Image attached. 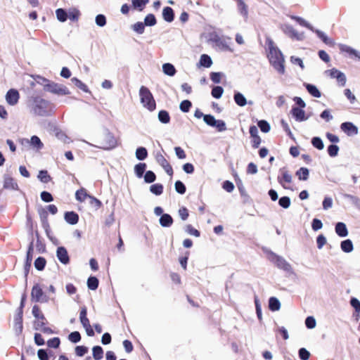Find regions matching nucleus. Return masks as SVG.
<instances>
[{"instance_id": "9d476101", "label": "nucleus", "mask_w": 360, "mask_h": 360, "mask_svg": "<svg viewBox=\"0 0 360 360\" xmlns=\"http://www.w3.org/2000/svg\"><path fill=\"white\" fill-rule=\"evenodd\" d=\"M292 117L297 122H304L309 119V116L305 111L298 107H293L291 110Z\"/></svg>"}, {"instance_id": "9b49d317", "label": "nucleus", "mask_w": 360, "mask_h": 360, "mask_svg": "<svg viewBox=\"0 0 360 360\" xmlns=\"http://www.w3.org/2000/svg\"><path fill=\"white\" fill-rule=\"evenodd\" d=\"M340 129L348 136H354L358 134V128L352 122H344L340 125Z\"/></svg>"}, {"instance_id": "393cba45", "label": "nucleus", "mask_w": 360, "mask_h": 360, "mask_svg": "<svg viewBox=\"0 0 360 360\" xmlns=\"http://www.w3.org/2000/svg\"><path fill=\"white\" fill-rule=\"evenodd\" d=\"M56 15L57 20L60 22H64L68 20V11L63 8L56 9Z\"/></svg>"}, {"instance_id": "e2e57ef3", "label": "nucleus", "mask_w": 360, "mask_h": 360, "mask_svg": "<svg viewBox=\"0 0 360 360\" xmlns=\"http://www.w3.org/2000/svg\"><path fill=\"white\" fill-rule=\"evenodd\" d=\"M68 338L71 342L76 343L80 340L81 336L79 332L75 331L69 335Z\"/></svg>"}, {"instance_id": "ddd939ff", "label": "nucleus", "mask_w": 360, "mask_h": 360, "mask_svg": "<svg viewBox=\"0 0 360 360\" xmlns=\"http://www.w3.org/2000/svg\"><path fill=\"white\" fill-rule=\"evenodd\" d=\"M13 328L16 333L19 334L22 330V309H19V311L14 318Z\"/></svg>"}, {"instance_id": "774afa93", "label": "nucleus", "mask_w": 360, "mask_h": 360, "mask_svg": "<svg viewBox=\"0 0 360 360\" xmlns=\"http://www.w3.org/2000/svg\"><path fill=\"white\" fill-rule=\"evenodd\" d=\"M299 356L302 360H308L310 353L305 348H301L299 350Z\"/></svg>"}, {"instance_id": "aec40b11", "label": "nucleus", "mask_w": 360, "mask_h": 360, "mask_svg": "<svg viewBox=\"0 0 360 360\" xmlns=\"http://www.w3.org/2000/svg\"><path fill=\"white\" fill-rule=\"evenodd\" d=\"M159 221L162 227H169L173 223V219L169 214H164L160 217Z\"/></svg>"}, {"instance_id": "79ce46f5", "label": "nucleus", "mask_w": 360, "mask_h": 360, "mask_svg": "<svg viewBox=\"0 0 360 360\" xmlns=\"http://www.w3.org/2000/svg\"><path fill=\"white\" fill-rule=\"evenodd\" d=\"M150 191L153 193H154V194H155L157 195H159L163 191V186H162V184H153L150 187Z\"/></svg>"}, {"instance_id": "a878e982", "label": "nucleus", "mask_w": 360, "mask_h": 360, "mask_svg": "<svg viewBox=\"0 0 360 360\" xmlns=\"http://www.w3.org/2000/svg\"><path fill=\"white\" fill-rule=\"evenodd\" d=\"M296 175L300 180L307 181L309 176V171L306 167H301L297 171Z\"/></svg>"}, {"instance_id": "680f3d73", "label": "nucleus", "mask_w": 360, "mask_h": 360, "mask_svg": "<svg viewBox=\"0 0 360 360\" xmlns=\"http://www.w3.org/2000/svg\"><path fill=\"white\" fill-rule=\"evenodd\" d=\"M290 62L294 65H299L302 70L304 69V65L302 61V60L300 58L295 57V56H291L290 57Z\"/></svg>"}, {"instance_id": "4c0bfd02", "label": "nucleus", "mask_w": 360, "mask_h": 360, "mask_svg": "<svg viewBox=\"0 0 360 360\" xmlns=\"http://www.w3.org/2000/svg\"><path fill=\"white\" fill-rule=\"evenodd\" d=\"M89 196L84 188L78 190L75 193L76 199L80 202H84L86 198H89Z\"/></svg>"}, {"instance_id": "0eeeda50", "label": "nucleus", "mask_w": 360, "mask_h": 360, "mask_svg": "<svg viewBox=\"0 0 360 360\" xmlns=\"http://www.w3.org/2000/svg\"><path fill=\"white\" fill-rule=\"evenodd\" d=\"M31 296L32 299L36 302H46L48 301V299L46 296L44 295L41 288L37 285L32 288Z\"/></svg>"}, {"instance_id": "bb28decb", "label": "nucleus", "mask_w": 360, "mask_h": 360, "mask_svg": "<svg viewBox=\"0 0 360 360\" xmlns=\"http://www.w3.org/2000/svg\"><path fill=\"white\" fill-rule=\"evenodd\" d=\"M30 145L37 150H40L44 146L43 143L41 141L40 139L37 136H32L30 139Z\"/></svg>"}, {"instance_id": "13d9d810", "label": "nucleus", "mask_w": 360, "mask_h": 360, "mask_svg": "<svg viewBox=\"0 0 360 360\" xmlns=\"http://www.w3.org/2000/svg\"><path fill=\"white\" fill-rule=\"evenodd\" d=\"M132 28L134 31L137 32L138 34H143L144 32L145 27L143 22H138L133 25Z\"/></svg>"}, {"instance_id": "4d7b16f0", "label": "nucleus", "mask_w": 360, "mask_h": 360, "mask_svg": "<svg viewBox=\"0 0 360 360\" xmlns=\"http://www.w3.org/2000/svg\"><path fill=\"white\" fill-rule=\"evenodd\" d=\"M185 231L190 235L194 236L195 237L200 236V232L190 224L186 226Z\"/></svg>"}, {"instance_id": "f8f14e48", "label": "nucleus", "mask_w": 360, "mask_h": 360, "mask_svg": "<svg viewBox=\"0 0 360 360\" xmlns=\"http://www.w3.org/2000/svg\"><path fill=\"white\" fill-rule=\"evenodd\" d=\"M156 160L160 165L162 167L164 170L169 175H172L173 173L172 168L162 154H157Z\"/></svg>"}, {"instance_id": "b1692460", "label": "nucleus", "mask_w": 360, "mask_h": 360, "mask_svg": "<svg viewBox=\"0 0 360 360\" xmlns=\"http://www.w3.org/2000/svg\"><path fill=\"white\" fill-rule=\"evenodd\" d=\"M162 16L165 21L172 22L174 20V12L170 7H165L162 11Z\"/></svg>"}, {"instance_id": "423d86ee", "label": "nucleus", "mask_w": 360, "mask_h": 360, "mask_svg": "<svg viewBox=\"0 0 360 360\" xmlns=\"http://www.w3.org/2000/svg\"><path fill=\"white\" fill-rule=\"evenodd\" d=\"M46 89L51 93L58 95H68L70 94V91L65 86L54 82L47 84Z\"/></svg>"}, {"instance_id": "72a5a7b5", "label": "nucleus", "mask_w": 360, "mask_h": 360, "mask_svg": "<svg viewBox=\"0 0 360 360\" xmlns=\"http://www.w3.org/2000/svg\"><path fill=\"white\" fill-rule=\"evenodd\" d=\"M147 150L143 147H139L136 150V158L139 160H145L147 158Z\"/></svg>"}, {"instance_id": "6e6d98bb", "label": "nucleus", "mask_w": 360, "mask_h": 360, "mask_svg": "<svg viewBox=\"0 0 360 360\" xmlns=\"http://www.w3.org/2000/svg\"><path fill=\"white\" fill-rule=\"evenodd\" d=\"M278 203L283 208H288L290 205V199L288 197H282L279 199Z\"/></svg>"}, {"instance_id": "6e6552de", "label": "nucleus", "mask_w": 360, "mask_h": 360, "mask_svg": "<svg viewBox=\"0 0 360 360\" xmlns=\"http://www.w3.org/2000/svg\"><path fill=\"white\" fill-rule=\"evenodd\" d=\"M280 173L281 176L278 177V181L284 188H286L285 184L292 182V176L285 168L281 169Z\"/></svg>"}, {"instance_id": "864d4df0", "label": "nucleus", "mask_w": 360, "mask_h": 360, "mask_svg": "<svg viewBox=\"0 0 360 360\" xmlns=\"http://www.w3.org/2000/svg\"><path fill=\"white\" fill-rule=\"evenodd\" d=\"M327 240L326 238L321 234L319 235L316 238V243H317V248L318 249L321 250L323 248V247L326 244Z\"/></svg>"}, {"instance_id": "412c9836", "label": "nucleus", "mask_w": 360, "mask_h": 360, "mask_svg": "<svg viewBox=\"0 0 360 360\" xmlns=\"http://www.w3.org/2000/svg\"><path fill=\"white\" fill-rule=\"evenodd\" d=\"M212 58L207 54H202L200 56L199 60V65L205 68H210L212 65Z\"/></svg>"}, {"instance_id": "052dcab7", "label": "nucleus", "mask_w": 360, "mask_h": 360, "mask_svg": "<svg viewBox=\"0 0 360 360\" xmlns=\"http://www.w3.org/2000/svg\"><path fill=\"white\" fill-rule=\"evenodd\" d=\"M339 147L336 145H330L328 148V153L330 156L335 157L338 155Z\"/></svg>"}, {"instance_id": "6ab92c4d", "label": "nucleus", "mask_w": 360, "mask_h": 360, "mask_svg": "<svg viewBox=\"0 0 360 360\" xmlns=\"http://www.w3.org/2000/svg\"><path fill=\"white\" fill-rule=\"evenodd\" d=\"M65 220L70 224H76L79 220V216L74 212H68L65 214Z\"/></svg>"}, {"instance_id": "c756f323", "label": "nucleus", "mask_w": 360, "mask_h": 360, "mask_svg": "<svg viewBox=\"0 0 360 360\" xmlns=\"http://www.w3.org/2000/svg\"><path fill=\"white\" fill-rule=\"evenodd\" d=\"M234 101L238 105L241 107L245 106L247 104V100L245 97L239 92L235 94Z\"/></svg>"}, {"instance_id": "49530a36", "label": "nucleus", "mask_w": 360, "mask_h": 360, "mask_svg": "<svg viewBox=\"0 0 360 360\" xmlns=\"http://www.w3.org/2000/svg\"><path fill=\"white\" fill-rule=\"evenodd\" d=\"M46 264V260L43 257H38L34 262V266L37 270H42Z\"/></svg>"}, {"instance_id": "5fc2aeb1", "label": "nucleus", "mask_w": 360, "mask_h": 360, "mask_svg": "<svg viewBox=\"0 0 360 360\" xmlns=\"http://www.w3.org/2000/svg\"><path fill=\"white\" fill-rule=\"evenodd\" d=\"M191 101H189L188 100L183 101L180 103V105H179V108H180L181 110L184 112H188L190 108H191Z\"/></svg>"}, {"instance_id": "2eb2a0df", "label": "nucleus", "mask_w": 360, "mask_h": 360, "mask_svg": "<svg viewBox=\"0 0 360 360\" xmlns=\"http://www.w3.org/2000/svg\"><path fill=\"white\" fill-rule=\"evenodd\" d=\"M335 233L340 237L344 238L348 236V230L347 226L343 222H338L335 227Z\"/></svg>"}, {"instance_id": "de8ad7c7", "label": "nucleus", "mask_w": 360, "mask_h": 360, "mask_svg": "<svg viewBox=\"0 0 360 360\" xmlns=\"http://www.w3.org/2000/svg\"><path fill=\"white\" fill-rule=\"evenodd\" d=\"M258 127L260 128L261 131L264 133L269 132L271 129L269 124L265 120L259 121Z\"/></svg>"}, {"instance_id": "f704fd0d", "label": "nucleus", "mask_w": 360, "mask_h": 360, "mask_svg": "<svg viewBox=\"0 0 360 360\" xmlns=\"http://www.w3.org/2000/svg\"><path fill=\"white\" fill-rule=\"evenodd\" d=\"M158 120L160 122L164 124H167L169 122L170 117L169 113L165 110H160L158 113Z\"/></svg>"}, {"instance_id": "c9c22d12", "label": "nucleus", "mask_w": 360, "mask_h": 360, "mask_svg": "<svg viewBox=\"0 0 360 360\" xmlns=\"http://www.w3.org/2000/svg\"><path fill=\"white\" fill-rule=\"evenodd\" d=\"M146 165L145 163H139L135 165L134 171H135L136 176L139 178H141L143 176V174L146 170Z\"/></svg>"}, {"instance_id": "58836bf2", "label": "nucleus", "mask_w": 360, "mask_h": 360, "mask_svg": "<svg viewBox=\"0 0 360 360\" xmlns=\"http://www.w3.org/2000/svg\"><path fill=\"white\" fill-rule=\"evenodd\" d=\"M148 2V0H131L134 8L139 11H142Z\"/></svg>"}, {"instance_id": "c03bdc74", "label": "nucleus", "mask_w": 360, "mask_h": 360, "mask_svg": "<svg viewBox=\"0 0 360 360\" xmlns=\"http://www.w3.org/2000/svg\"><path fill=\"white\" fill-rule=\"evenodd\" d=\"M224 89L221 86H214L212 90V96L216 98H220L223 94Z\"/></svg>"}, {"instance_id": "c85d7f7f", "label": "nucleus", "mask_w": 360, "mask_h": 360, "mask_svg": "<svg viewBox=\"0 0 360 360\" xmlns=\"http://www.w3.org/2000/svg\"><path fill=\"white\" fill-rule=\"evenodd\" d=\"M92 354L95 360H101L103 356V350L100 346H94L92 348Z\"/></svg>"}, {"instance_id": "0e129e2a", "label": "nucleus", "mask_w": 360, "mask_h": 360, "mask_svg": "<svg viewBox=\"0 0 360 360\" xmlns=\"http://www.w3.org/2000/svg\"><path fill=\"white\" fill-rule=\"evenodd\" d=\"M38 178L44 183H47L50 180V176L48 175L46 171H40L38 174Z\"/></svg>"}, {"instance_id": "603ef678", "label": "nucleus", "mask_w": 360, "mask_h": 360, "mask_svg": "<svg viewBox=\"0 0 360 360\" xmlns=\"http://www.w3.org/2000/svg\"><path fill=\"white\" fill-rule=\"evenodd\" d=\"M305 325L309 329H313L316 326V319L313 316H308L305 320Z\"/></svg>"}, {"instance_id": "7c9ffc66", "label": "nucleus", "mask_w": 360, "mask_h": 360, "mask_svg": "<svg viewBox=\"0 0 360 360\" xmlns=\"http://www.w3.org/2000/svg\"><path fill=\"white\" fill-rule=\"evenodd\" d=\"M350 304L354 309L356 320H358L360 314V301L357 298L353 297L350 300Z\"/></svg>"}, {"instance_id": "5701e85b", "label": "nucleus", "mask_w": 360, "mask_h": 360, "mask_svg": "<svg viewBox=\"0 0 360 360\" xmlns=\"http://www.w3.org/2000/svg\"><path fill=\"white\" fill-rule=\"evenodd\" d=\"M80 15V11L76 8H70L68 10V18L72 21H77Z\"/></svg>"}, {"instance_id": "f257e3e1", "label": "nucleus", "mask_w": 360, "mask_h": 360, "mask_svg": "<svg viewBox=\"0 0 360 360\" xmlns=\"http://www.w3.org/2000/svg\"><path fill=\"white\" fill-rule=\"evenodd\" d=\"M268 58L270 63L280 74H284V57L280 49L274 44L271 39H267Z\"/></svg>"}, {"instance_id": "69168bd1", "label": "nucleus", "mask_w": 360, "mask_h": 360, "mask_svg": "<svg viewBox=\"0 0 360 360\" xmlns=\"http://www.w3.org/2000/svg\"><path fill=\"white\" fill-rule=\"evenodd\" d=\"M144 180L146 183L153 182L155 180V174L151 171H148L144 176Z\"/></svg>"}, {"instance_id": "ea45409f", "label": "nucleus", "mask_w": 360, "mask_h": 360, "mask_svg": "<svg viewBox=\"0 0 360 360\" xmlns=\"http://www.w3.org/2000/svg\"><path fill=\"white\" fill-rule=\"evenodd\" d=\"M87 285L90 290H95L98 285V280L94 276L89 277L87 281Z\"/></svg>"}, {"instance_id": "dca6fc26", "label": "nucleus", "mask_w": 360, "mask_h": 360, "mask_svg": "<svg viewBox=\"0 0 360 360\" xmlns=\"http://www.w3.org/2000/svg\"><path fill=\"white\" fill-rule=\"evenodd\" d=\"M57 257L63 264H68L69 262V257L66 249L63 247H59L56 252Z\"/></svg>"}, {"instance_id": "4be33fe9", "label": "nucleus", "mask_w": 360, "mask_h": 360, "mask_svg": "<svg viewBox=\"0 0 360 360\" xmlns=\"http://www.w3.org/2000/svg\"><path fill=\"white\" fill-rule=\"evenodd\" d=\"M162 71L165 75L170 77L174 76L176 72L174 66L169 63L162 65Z\"/></svg>"}, {"instance_id": "8fccbe9b", "label": "nucleus", "mask_w": 360, "mask_h": 360, "mask_svg": "<svg viewBox=\"0 0 360 360\" xmlns=\"http://www.w3.org/2000/svg\"><path fill=\"white\" fill-rule=\"evenodd\" d=\"M312 145L319 150H322L324 148L322 140L319 137H314L311 140Z\"/></svg>"}, {"instance_id": "bf43d9fd", "label": "nucleus", "mask_w": 360, "mask_h": 360, "mask_svg": "<svg viewBox=\"0 0 360 360\" xmlns=\"http://www.w3.org/2000/svg\"><path fill=\"white\" fill-rule=\"evenodd\" d=\"M175 190L177 193L184 194L186 192V187L181 181H177L175 183Z\"/></svg>"}, {"instance_id": "e433bc0d", "label": "nucleus", "mask_w": 360, "mask_h": 360, "mask_svg": "<svg viewBox=\"0 0 360 360\" xmlns=\"http://www.w3.org/2000/svg\"><path fill=\"white\" fill-rule=\"evenodd\" d=\"M71 82L79 89L84 91V92H89V89L85 84L76 77L71 79Z\"/></svg>"}, {"instance_id": "37998d69", "label": "nucleus", "mask_w": 360, "mask_h": 360, "mask_svg": "<svg viewBox=\"0 0 360 360\" xmlns=\"http://www.w3.org/2000/svg\"><path fill=\"white\" fill-rule=\"evenodd\" d=\"M96 24L99 27H104L106 25V18L103 14H98L95 18Z\"/></svg>"}, {"instance_id": "1a4fd4ad", "label": "nucleus", "mask_w": 360, "mask_h": 360, "mask_svg": "<svg viewBox=\"0 0 360 360\" xmlns=\"http://www.w3.org/2000/svg\"><path fill=\"white\" fill-rule=\"evenodd\" d=\"M20 95L16 89H11L8 90L6 94V101L8 104L15 105L18 103Z\"/></svg>"}, {"instance_id": "473e14b6", "label": "nucleus", "mask_w": 360, "mask_h": 360, "mask_svg": "<svg viewBox=\"0 0 360 360\" xmlns=\"http://www.w3.org/2000/svg\"><path fill=\"white\" fill-rule=\"evenodd\" d=\"M312 31H314L317 34L318 37L319 38H321L323 40V41L324 43H326V44H329V45L334 44V41L331 39L328 38L324 32H323L320 30H314V29Z\"/></svg>"}, {"instance_id": "2f4dec72", "label": "nucleus", "mask_w": 360, "mask_h": 360, "mask_svg": "<svg viewBox=\"0 0 360 360\" xmlns=\"http://www.w3.org/2000/svg\"><path fill=\"white\" fill-rule=\"evenodd\" d=\"M306 88H307L308 92L311 96H314L316 98H320L321 97V92L316 88V86L308 84L306 85Z\"/></svg>"}, {"instance_id": "7ed1b4c3", "label": "nucleus", "mask_w": 360, "mask_h": 360, "mask_svg": "<svg viewBox=\"0 0 360 360\" xmlns=\"http://www.w3.org/2000/svg\"><path fill=\"white\" fill-rule=\"evenodd\" d=\"M96 142L97 144L94 146L103 150H111L117 145L114 135L109 131H104L99 134L96 138Z\"/></svg>"}, {"instance_id": "f03ea898", "label": "nucleus", "mask_w": 360, "mask_h": 360, "mask_svg": "<svg viewBox=\"0 0 360 360\" xmlns=\"http://www.w3.org/2000/svg\"><path fill=\"white\" fill-rule=\"evenodd\" d=\"M30 112L37 116H46L50 112L49 103L44 98L37 97L30 101Z\"/></svg>"}, {"instance_id": "09e8293b", "label": "nucleus", "mask_w": 360, "mask_h": 360, "mask_svg": "<svg viewBox=\"0 0 360 360\" xmlns=\"http://www.w3.org/2000/svg\"><path fill=\"white\" fill-rule=\"evenodd\" d=\"M32 314L37 320H45L43 314L41 312L40 309L37 305H34L32 308Z\"/></svg>"}, {"instance_id": "f3484780", "label": "nucleus", "mask_w": 360, "mask_h": 360, "mask_svg": "<svg viewBox=\"0 0 360 360\" xmlns=\"http://www.w3.org/2000/svg\"><path fill=\"white\" fill-rule=\"evenodd\" d=\"M4 188L7 189L18 190V186L14 179L9 176H5L4 178Z\"/></svg>"}, {"instance_id": "cd10ccee", "label": "nucleus", "mask_w": 360, "mask_h": 360, "mask_svg": "<svg viewBox=\"0 0 360 360\" xmlns=\"http://www.w3.org/2000/svg\"><path fill=\"white\" fill-rule=\"evenodd\" d=\"M269 307L271 311H278L281 308V303L277 298L272 297L269 299Z\"/></svg>"}, {"instance_id": "a18cd8bd", "label": "nucleus", "mask_w": 360, "mask_h": 360, "mask_svg": "<svg viewBox=\"0 0 360 360\" xmlns=\"http://www.w3.org/2000/svg\"><path fill=\"white\" fill-rule=\"evenodd\" d=\"M156 24V20L153 14H148L144 20V25L146 26H153Z\"/></svg>"}, {"instance_id": "a19ab883", "label": "nucleus", "mask_w": 360, "mask_h": 360, "mask_svg": "<svg viewBox=\"0 0 360 360\" xmlns=\"http://www.w3.org/2000/svg\"><path fill=\"white\" fill-rule=\"evenodd\" d=\"M290 18L296 20L300 25L307 27L311 30H313V27L303 18L295 15H291Z\"/></svg>"}, {"instance_id": "39448f33", "label": "nucleus", "mask_w": 360, "mask_h": 360, "mask_svg": "<svg viewBox=\"0 0 360 360\" xmlns=\"http://www.w3.org/2000/svg\"><path fill=\"white\" fill-rule=\"evenodd\" d=\"M280 29L289 38L293 40L302 41L304 39V32H298L292 25L284 22L280 25Z\"/></svg>"}, {"instance_id": "a211bd4d", "label": "nucleus", "mask_w": 360, "mask_h": 360, "mask_svg": "<svg viewBox=\"0 0 360 360\" xmlns=\"http://www.w3.org/2000/svg\"><path fill=\"white\" fill-rule=\"evenodd\" d=\"M341 250L345 253H350L354 250L352 241L350 239H347L341 242Z\"/></svg>"}, {"instance_id": "4468645a", "label": "nucleus", "mask_w": 360, "mask_h": 360, "mask_svg": "<svg viewBox=\"0 0 360 360\" xmlns=\"http://www.w3.org/2000/svg\"><path fill=\"white\" fill-rule=\"evenodd\" d=\"M276 264L278 268L282 269L285 271L291 272L292 270L291 265L281 257H276Z\"/></svg>"}, {"instance_id": "20e7f679", "label": "nucleus", "mask_w": 360, "mask_h": 360, "mask_svg": "<svg viewBox=\"0 0 360 360\" xmlns=\"http://www.w3.org/2000/svg\"><path fill=\"white\" fill-rule=\"evenodd\" d=\"M139 96L141 103L144 108H147L149 111H153L155 109V101L151 92L147 87L142 86L140 88Z\"/></svg>"}, {"instance_id": "338daca9", "label": "nucleus", "mask_w": 360, "mask_h": 360, "mask_svg": "<svg viewBox=\"0 0 360 360\" xmlns=\"http://www.w3.org/2000/svg\"><path fill=\"white\" fill-rule=\"evenodd\" d=\"M88 352V348L85 346H77L75 348V353L79 356H84Z\"/></svg>"}, {"instance_id": "3c124183", "label": "nucleus", "mask_w": 360, "mask_h": 360, "mask_svg": "<svg viewBox=\"0 0 360 360\" xmlns=\"http://www.w3.org/2000/svg\"><path fill=\"white\" fill-rule=\"evenodd\" d=\"M217 120L214 118V116L211 115H205L204 116V122L211 127H214L216 122Z\"/></svg>"}]
</instances>
